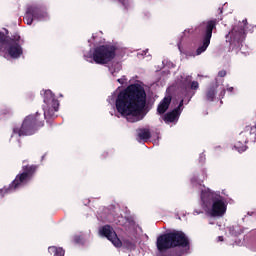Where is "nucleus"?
<instances>
[{
    "instance_id": "a878e982",
    "label": "nucleus",
    "mask_w": 256,
    "mask_h": 256,
    "mask_svg": "<svg viewBox=\"0 0 256 256\" xmlns=\"http://www.w3.org/2000/svg\"><path fill=\"white\" fill-rule=\"evenodd\" d=\"M225 93H226L225 88H223L222 91L220 92V97H225Z\"/></svg>"
},
{
    "instance_id": "4468645a",
    "label": "nucleus",
    "mask_w": 256,
    "mask_h": 256,
    "mask_svg": "<svg viewBox=\"0 0 256 256\" xmlns=\"http://www.w3.org/2000/svg\"><path fill=\"white\" fill-rule=\"evenodd\" d=\"M179 117H181V111L175 110V108L171 112H167L163 120L165 123H175V121L179 120Z\"/></svg>"
},
{
    "instance_id": "20e7f679",
    "label": "nucleus",
    "mask_w": 256,
    "mask_h": 256,
    "mask_svg": "<svg viewBox=\"0 0 256 256\" xmlns=\"http://www.w3.org/2000/svg\"><path fill=\"white\" fill-rule=\"evenodd\" d=\"M99 233L102 235V237H106L108 241H111L114 247H117L118 249L124 247V249H128V251H135V243L128 239H125L122 242L121 239H119V236H117V232L113 230L111 225H104L102 228H100Z\"/></svg>"
},
{
    "instance_id": "5701e85b",
    "label": "nucleus",
    "mask_w": 256,
    "mask_h": 256,
    "mask_svg": "<svg viewBox=\"0 0 256 256\" xmlns=\"http://www.w3.org/2000/svg\"><path fill=\"white\" fill-rule=\"evenodd\" d=\"M118 83H120V85H125V83H127V78H125V76H123L122 78H119Z\"/></svg>"
},
{
    "instance_id": "6e6552de",
    "label": "nucleus",
    "mask_w": 256,
    "mask_h": 256,
    "mask_svg": "<svg viewBox=\"0 0 256 256\" xmlns=\"http://www.w3.org/2000/svg\"><path fill=\"white\" fill-rule=\"evenodd\" d=\"M43 17H45V10H43V7L37 4H31L27 6L24 16L26 25H33V21H35V19L39 20L43 19Z\"/></svg>"
},
{
    "instance_id": "412c9836",
    "label": "nucleus",
    "mask_w": 256,
    "mask_h": 256,
    "mask_svg": "<svg viewBox=\"0 0 256 256\" xmlns=\"http://www.w3.org/2000/svg\"><path fill=\"white\" fill-rule=\"evenodd\" d=\"M121 5H123L124 9H129V0H118Z\"/></svg>"
},
{
    "instance_id": "9d476101",
    "label": "nucleus",
    "mask_w": 256,
    "mask_h": 256,
    "mask_svg": "<svg viewBox=\"0 0 256 256\" xmlns=\"http://www.w3.org/2000/svg\"><path fill=\"white\" fill-rule=\"evenodd\" d=\"M227 213V203L223 199L215 198L210 210L211 217H223Z\"/></svg>"
},
{
    "instance_id": "2eb2a0df",
    "label": "nucleus",
    "mask_w": 256,
    "mask_h": 256,
    "mask_svg": "<svg viewBox=\"0 0 256 256\" xmlns=\"http://www.w3.org/2000/svg\"><path fill=\"white\" fill-rule=\"evenodd\" d=\"M229 35L232 43H241L243 41V29L233 28Z\"/></svg>"
},
{
    "instance_id": "f257e3e1",
    "label": "nucleus",
    "mask_w": 256,
    "mask_h": 256,
    "mask_svg": "<svg viewBox=\"0 0 256 256\" xmlns=\"http://www.w3.org/2000/svg\"><path fill=\"white\" fill-rule=\"evenodd\" d=\"M116 111L128 121L137 123L143 119L147 107V92L140 84H130L120 91L115 101Z\"/></svg>"
},
{
    "instance_id": "1a4fd4ad",
    "label": "nucleus",
    "mask_w": 256,
    "mask_h": 256,
    "mask_svg": "<svg viewBox=\"0 0 256 256\" xmlns=\"http://www.w3.org/2000/svg\"><path fill=\"white\" fill-rule=\"evenodd\" d=\"M20 41L21 36L16 34L12 36V39L8 42L5 49L11 59H19L23 55V47L19 44Z\"/></svg>"
},
{
    "instance_id": "b1692460",
    "label": "nucleus",
    "mask_w": 256,
    "mask_h": 256,
    "mask_svg": "<svg viewBox=\"0 0 256 256\" xmlns=\"http://www.w3.org/2000/svg\"><path fill=\"white\" fill-rule=\"evenodd\" d=\"M227 75V71L221 70L218 72V77H225Z\"/></svg>"
},
{
    "instance_id": "7c9ffc66",
    "label": "nucleus",
    "mask_w": 256,
    "mask_h": 256,
    "mask_svg": "<svg viewBox=\"0 0 256 256\" xmlns=\"http://www.w3.org/2000/svg\"><path fill=\"white\" fill-rule=\"evenodd\" d=\"M219 239H220L221 241H223V237H219Z\"/></svg>"
},
{
    "instance_id": "c756f323",
    "label": "nucleus",
    "mask_w": 256,
    "mask_h": 256,
    "mask_svg": "<svg viewBox=\"0 0 256 256\" xmlns=\"http://www.w3.org/2000/svg\"><path fill=\"white\" fill-rule=\"evenodd\" d=\"M3 45L5 44H0V52L3 51Z\"/></svg>"
},
{
    "instance_id": "39448f33",
    "label": "nucleus",
    "mask_w": 256,
    "mask_h": 256,
    "mask_svg": "<svg viewBox=\"0 0 256 256\" xmlns=\"http://www.w3.org/2000/svg\"><path fill=\"white\" fill-rule=\"evenodd\" d=\"M116 55L117 47L109 44L101 45L94 49L93 61L97 65H107V63H111L115 59Z\"/></svg>"
},
{
    "instance_id": "7ed1b4c3",
    "label": "nucleus",
    "mask_w": 256,
    "mask_h": 256,
    "mask_svg": "<svg viewBox=\"0 0 256 256\" xmlns=\"http://www.w3.org/2000/svg\"><path fill=\"white\" fill-rule=\"evenodd\" d=\"M41 114H31L24 118L21 127L13 128V134L19 137H29L35 135L39 129L45 127V120H42Z\"/></svg>"
},
{
    "instance_id": "a211bd4d",
    "label": "nucleus",
    "mask_w": 256,
    "mask_h": 256,
    "mask_svg": "<svg viewBox=\"0 0 256 256\" xmlns=\"http://www.w3.org/2000/svg\"><path fill=\"white\" fill-rule=\"evenodd\" d=\"M13 39L12 37H7L5 33L0 32V45H8V42H10Z\"/></svg>"
},
{
    "instance_id": "423d86ee",
    "label": "nucleus",
    "mask_w": 256,
    "mask_h": 256,
    "mask_svg": "<svg viewBox=\"0 0 256 256\" xmlns=\"http://www.w3.org/2000/svg\"><path fill=\"white\" fill-rule=\"evenodd\" d=\"M202 31V45H200L195 52V55L199 56L207 51V47L211 45V38L213 37V29H217V19L203 22L200 25Z\"/></svg>"
},
{
    "instance_id": "bb28decb",
    "label": "nucleus",
    "mask_w": 256,
    "mask_h": 256,
    "mask_svg": "<svg viewBox=\"0 0 256 256\" xmlns=\"http://www.w3.org/2000/svg\"><path fill=\"white\" fill-rule=\"evenodd\" d=\"M227 91H229L230 93H233L234 88L233 87H229V88H227Z\"/></svg>"
},
{
    "instance_id": "cd10ccee",
    "label": "nucleus",
    "mask_w": 256,
    "mask_h": 256,
    "mask_svg": "<svg viewBox=\"0 0 256 256\" xmlns=\"http://www.w3.org/2000/svg\"><path fill=\"white\" fill-rule=\"evenodd\" d=\"M9 113H11V110H6V111L3 112L4 115H7Z\"/></svg>"
},
{
    "instance_id": "2f4dec72",
    "label": "nucleus",
    "mask_w": 256,
    "mask_h": 256,
    "mask_svg": "<svg viewBox=\"0 0 256 256\" xmlns=\"http://www.w3.org/2000/svg\"><path fill=\"white\" fill-rule=\"evenodd\" d=\"M23 163H27V160H24Z\"/></svg>"
},
{
    "instance_id": "393cba45",
    "label": "nucleus",
    "mask_w": 256,
    "mask_h": 256,
    "mask_svg": "<svg viewBox=\"0 0 256 256\" xmlns=\"http://www.w3.org/2000/svg\"><path fill=\"white\" fill-rule=\"evenodd\" d=\"M181 107H183V100H181L178 107H176L174 109L181 112L182 111Z\"/></svg>"
},
{
    "instance_id": "f3484780",
    "label": "nucleus",
    "mask_w": 256,
    "mask_h": 256,
    "mask_svg": "<svg viewBox=\"0 0 256 256\" xmlns=\"http://www.w3.org/2000/svg\"><path fill=\"white\" fill-rule=\"evenodd\" d=\"M48 252L53 256H65V250L61 247L50 246L48 247Z\"/></svg>"
},
{
    "instance_id": "ddd939ff",
    "label": "nucleus",
    "mask_w": 256,
    "mask_h": 256,
    "mask_svg": "<svg viewBox=\"0 0 256 256\" xmlns=\"http://www.w3.org/2000/svg\"><path fill=\"white\" fill-rule=\"evenodd\" d=\"M171 99V96H166L161 100L157 107V113L159 115H164V113L167 112V109H169V106L171 105Z\"/></svg>"
},
{
    "instance_id": "9b49d317",
    "label": "nucleus",
    "mask_w": 256,
    "mask_h": 256,
    "mask_svg": "<svg viewBox=\"0 0 256 256\" xmlns=\"http://www.w3.org/2000/svg\"><path fill=\"white\" fill-rule=\"evenodd\" d=\"M191 89H193L194 91H197V89H199V82L197 81H193V82H189V81H184L182 82L181 85V90H182V95H184V97H193V95H191Z\"/></svg>"
},
{
    "instance_id": "6ab92c4d",
    "label": "nucleus",
    "mask_w": 256,
    "mask_h": 256,
    "mask_svg": "<svg viewBox=\"0 0 256 256\" xmlns=\"http://www.w3.org/2000/svg\"><path fill=\"white\" fill-rule=\"evenodd\" d=\"M235 147L239 153H244V151H247V145H242L241 142L236 143Z\"/></svg>"
},
{
    "instance_id": "dca6fc26",
    "label": "nucleus",
    "mask_w": 256,
    "mask_h": 256,
    "mask_svg": "<svg viewBox=\"0 0 256 256\" xmlns=\"http://www.w3.org/2000/svg\"><path fill=\"white\" fill-rule=\"evenodd\" d=\"M138 137L142 141H149V138L151 137V131L146 128H141L138 130Z\"/></svg>"
},
{
    "instance_id": "0eeeda50",
    "label": "nucleus",
    "mask_w": 256,
    "mask_h": 256,
    "mask_svg": "<svg viewBox=\"0 0 256 256\" xmlns=\"http://www.w3.org/2000/svg\"><path fill=\"white\" fill-rule=\"evenodd\" d=\"M44 119H55L57 111H59V100L55 98V94L51 90L44 91Z\"/></svg>"
},
{
    "instance_id": "4be33fe9",
    "label": "nucleus",
    "mask_w": 256,
    "mask_h": 256,
    "mask_svg": "<svg viewBox=\"0 0 256 256\" xmlns=\"http://www.w3.org/2000/svg\"><path fill=\"white\" fill-rule=\"evenodd\" d=\"M191 33H193V29H186L183 32L184 37H189V35H191Z\"/></svg>"
},
{
    "instance_id": "f8f14e48",
    "label": "nucleus",
    "mask_w": 256,
    "mask_h": 256,
    "mask_svg": "<svg viewBox=\"0 0 256 256\" xmlns=\"http://www.w3.org/2000/svg\"><path fill=\"white\" fill-rule=\"evenodd\" d=\"M217 89H219V82L212 83L205 92V99L212 103L217 97Z\"/></svg>"
},
{
    "instance_id": "f03ea898",
    "label": "nucleus",
    "mask_w": 256,
    "mask_h": 256,
    "mask_svg": "<svg viewBox=\"0 0 256 256\" xmlns=\"http://www.w3.org/2000/svg\"><path fill=\"white\" fill-rule=\"evenodd\" d=\"M38 169L39 166L35 164H27L22 166V172L16 175L11 184L0 189L1 197H5L7 193H12V191H16V189H20V187H25V185L33 180V177H35V173H37Z\"/></svg>"
},
{
    "instance_id": "c85d7f7f",
    "label": "nucleus",
    "mask_w": 256,
    "mask_h": 256,
    "mask_svg": "<svg viewBox=\"0 0 256 256\" xmlns=\"http://www.w3.org/2000/svg\"><path fill=\"white\" fill-rule=\"evenodd\" d=\"M3 45L5 44H0V52L3 51Z\"/></svg>"
},
{
    "instance_id": "aec40b11",
    "label": "nucleus",
    "mask_w": 256,
    "mask_h": 256,
    "mask_svg": "<svg viewBox=\"0 0 256 256\" xmlns=\"http://www.w3.org/2000/svg\"><path fill=\"white\" fill-rule=\"evenodd\" d=\"M74 243L81 245V243H83V236H81V235L74 236Z\"/></svg>"
}]
</instances>
